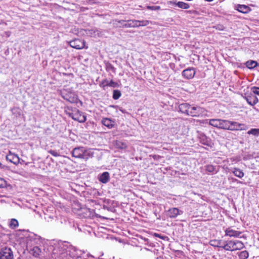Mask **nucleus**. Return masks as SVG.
I'll return each mask as SVG.
<instances>
[{"instance_id": "f257e3e1", "label": "nucleus", "mask_w": 259, "mask_h": 259, "mask_svg": "<svg viewBox=\"0 0 259 259\" xmlns=\"http://www.w3.org/2000/svg\"><path fill=\"white\" fill-rule=\"evenodd\" d=\"M69 258L70 259H93V255L90 254H85V252L74 247H68Z\"/></svg>"}, {"instance_id": "f03ea898", "label": "nucleus", "mask_w": 259, "mask_h": 259, "mask_svg": "<svg viewBox=\"0 0 259 259\" xmlns=\"http://www.w3.org/2000/svg\"><path fill=\"white\" fill-rule=\"evenodd\" d=\"M68 247L65 246H56L52 252L53 259H70L68 256Z\"/></svg>"}, {"instance_id": "7ed1b4c3", "label": "nucleus", "mask_w": 259, "mask_h": 259, "mask_svg": "<svg viewBox=\"0 0 259 259\" xmlns=\"http://www.w3.org/2000/svg\"><path fill=\"white\" fill-rule=\"evenodd\" d=\"M245 247L244 243L238 240H231L226 241L223 246V249L227 251H235L241 250Z\"/></svg>"}, {"instance_id": "20e7f679", "label": "nucleus", "mask_w": 259, "mask_h": 259, "mask_svg": "<svg viewBox=\"0 0 259 259\" xmlns=\"http://www.w3.org/2000/svg\"><path fill=\"white\" fill-rule=\"evenodd\" d=\"M206 110L199 106H190V111L188 115L193 117L202 116L206 114Z\"/></svg>"}, {"instance_id": "39448f33", "label": "nucleus", "mask_w": 259, "mask_h": 259, "mask_svg": "<svg viewBox=\"0 0 259 259\" xmlns=\"http://www.w3.org/2000/svg\"><path fill=\"white\" fill-rule=\"evenodd\" d=\"M0 259H14L13 252L10 247H4L0 250Z\"/></svg>"}, {"instance_id": "423d86ee", "label": "nucleus", "mask_w": 259, "mask_h": 259, "mask_svg": "<svg viewBox=\"0 0 259 259\" xmlns=\"http://www.w3.org/2000/svg\"><path fill=\"white\" fill-rule=\"evenodd\" d=\"M69 116L73 120L78 121L81 123L85 122L87 119L86 116L77 109L73 111L71 113H70Z\"/></svg>"}, {"instance_id": "0eeeda50", "label": "nucleus", "mask_w": 259, "mask_h": 259, "mask_svg": "<svg viewBox=\"0 0 259 259\" xmlns=\"http://www.w3.org/2000/svg\"><path fill=\"white\" fill-rule=\"evenodd\" d=\"M195 73L196 71L194 68L189 67L182 71V75L185 78L191 79L194 77Z\"/></svg>"}, {"instance_id": "6e6552de", "label": "nucleus", "mask_w": 259, "mask_h": 259, "mask_svg": "<svg viewBox=\"0 0 259 259\" xmlns=\"http://www.w3.org/2000/svg\"><path fill=\"white\" fill-rule=\"evenodd\" d=\"M70 47L76 49H82L85 48V41L79 39H75L69 42Z\"/></svg>"}, {"instance_id": "1a4fd4ad", "label": "nucleus", "mask_w": 259, "mask_h": 259, "mask_svg": "<svg viewBox=\"0 0 259 259\" xmlns=\"http://www.w3.org/2000/svg\"><path fill=\"white\" fill-rule=\"evenodd\" d=\"M225 236L230 237L241 238L240 235L242 234L241 231L233 230L232 228L229 227L225 230Z\"/></svg>"}, {"instance_id": "9d476101", "label": "nucleus", "mask_w": 259, "mask_h": 259, "mask_svg": "<svg viewBox=\"0 0 259 259\" xmlns=\"http://www.w3.org/2000/svg\"><path fill=\"white\" fill-rule=\"evenodd\" d=\"M6 159L15 165L18 164L20 160L18 155L12 153L10 151H9L8 154L6 156Z\"/></svg>"}, {"instance_id": "9b49d317", "label": "nucleus", "mask_w": 259, "mask_h": 259, "mask_svg": "<svg viewBox=\"0 0 259 259\" xmlns=\"http://www.w3.org/2000/svg\"><path fill=\"white\" fill-rule=\"evenodd\" d=\"M84 148L83 147H78L74 148L72 151V156L77 158H82Z\"/></svg>"}, {"instance_id": "f8f14e48", "label": "nucleus", "mask_w": 259, "mask_h": 259, "mask_svg": "<svg viewBox=\"0 0 259 259\" xmlns=\"http://www.w3.org/2000/svg\"><path fill=\"white\" fill-rule=\"evenodd\" d=\"M243 126H244V124H240L237 122L230 121L229 130H244L245 128L242 127Z\"/></svg>"}, {"instance_id": "ddd939ff", "label": "nucleus", "mask_w": 259, "mask_h": 259, "mask_svg": "<svg viewBox=\"0 0 259 259\" xmlns=\"http://www.w3.org/2000/svg\"><path fill=\"white\" fill-rule=\"evenodd\" d=\"M182 213L183 211L176 207L170 208L168 211V215L171 218H176L178 215L182 214Z\"/></svg>"}, {"instance_id": "4468645a", "label": "nucleus", "mask_w": 259, "mask_h": 259, "mask_svg": "<svg viewBox=\"0 0 259 259\" xmlns=\"http://www.w3.org/2000/svg\"><path fill=\"white\" fill-rule=\"evenodd\" d=\"M122 27L125 28H136L135 20H128L125 21L122 20L121 21Z\"/></svg>"}, {"instance_id": "2eb2a0df", "label": "nucleus", "mask_w": 259, "mask_h": 259, "mask_svg": "<svg viewBox=\"0 0 259 259\" xmlns=\"http://www.w3.org/2000/svg\"><path fill=\"white\" fill-rule=\"evenodd\" d=\"M236 10L242 13L246 14L251 11V9L247 6L244 5H237L236 6Z\"/></svg>"}, {"instance_id": "dca6fc26", "label": "nucleus", "mask_w": 259, "mask_h": 259, "mask_svg": "<svg viewBox=\"0 0 259 259\" xmlns=\"http://www.w3.org/2000/svg\"><path fill=\"white\" fill-rule=\"evenodd\" d=\"M245 99L251 106H253L257 104L258 102V98L255 96H248L244 97Z\"/></svg>"}, {"instance_id": "f3484780", "label": "nucleus", "mask_w": 259, "mask_h": 259, "mask_svg": "<svg viewBox=\"0 0 259 259\" xmlns=\"http://www.w3.org/2000/svg\"><path fill=\"white\" fill-rule=\"evenodd\" d=\"M64 99L70 103H77L78 100L77 96L76 95L72 93L66 95V96L64 97Z\"/></svg>"}, {"instance_id": "a211bd4d", "label": "nucleus", "mask_w": 259, "mask_h": 259, "mask_svg": "<svg viewBox=\"0 0 259 259\" xmlns=\"http://www.w3.org/2000/svg\"><path fill=\"white\" fill-rule=\"evenodd\" d=\"M190 105L187 103H183L179 106V110L183 113L188 115L190 111Z\"/></svg>"}, {"instance_id": "6ab92c4d", "label": "nucleus", "mask_w": 259, "mask_h": 259, "mask_svg": "<svg viewBox=\"0 0 259 259\" xmlns=\"http://www.w3.org/2000/svg\"><path fill=\"white\" fill-rule=\"evenodd\" d=\"M94 154V150L92 149H84L82 158L85 160H88L90 158L93 157Z\"/></svg>"}, {"instance_id": "aec40b11", "label": "nucleus", "mask_w": 259, "mask_h": 259, "mask_svg": "<svg viewBox=\"0 0 259 259\" xmlns=\"http://www.w3.org/2000/svg\"><path fill=\"white\" fill-rule=\"evenodd\" d=\"M99 180L101 183L106 184L109 180V174L107 171L104 172L99 177Z\"/></svg>"}, {"instance_id": "412c9836", "label": "nucleus", "mask_w": 259, "mask_h": 259, "mask_svg": "<svg viewBox=\"0 0 259 259\" xmlns=\"http://www.w3.org/2000/svg\"><path fill=\"white\" fill-rule=\"evenodd\" d=\"M102 123L108 128H112L114 125V121L107 118H103Z\"/></svg>"}, {"instance_id": "4be33fe9", "label": "nucleus", "mask_w": 259, "mask_h": 259, "mask_svg": "<svg viewBox=\"0 0 259 259\" xmlns=\"http://www.w3.org/2000/svg\"><path fill=\"white\" fill-rule=\"evenodd\" d=\"M30 253L36 257H39L41 250L38 246H34L30 250Z\"/></svg>"}, {"instance_id": "5701e85b", "label": "nucleus", "mask_w": 259, "mask_h": 259, "mask_svg": "<svg viewBox=\"0 0 259 259\" xmlns=\"http://www.w3.org/2000/svg\"><path fill=\"white\" fill-rule=\"evenodd\" d=\"M225 243H223L221 240H212L210 241V244L211 246L218 247H221L223 248V246Z\"/></svg>"}, {"instance_id": "b1692460", "label": "nucleus", "mask_w": 259, "mask_h": 259, "mask_svg": "<svg viewBox=\"0 0 259 259\" xmlns=\"http://www.w3.org/2000/svg\"><path fill=\"white\" fill-rule=\"evenodd\" d=\"M151 23L149 20H135L136 27H139L140 26H146Z\"/></svg>"}, {"instance_id": "393cba45", "label": "nucleus", "mask_w": 259, "mask_h": 259, "mask_svg": "<svg viewBox=\"0 0 259 259\" xmlns=\"http://www.w3.org/2000/svg\"><path fill=\"white\" fill-rule=\"evenodd\" d=\"M230 121L227 120H222L220 121V128L229 130V128Z\"/></svg>"}, {"instance_id": "a878e982", "label": "nucleus", "mask_w": 259, "mask_h": 259, "mask_svg": "<svg viewBox=\"0 0 259 259\" xmlns=\"http://www.w3.org/2000/svg\"><path fill=\"white\" fill-rule=\"evenodd\" d=\"M175 5L178 6L179 8L183 9H188L190 8V5L183 2H178L177 3H174Z\"/></svg>"}, {"instance_id": "bb28decb", "label": "nucleus", "mask_w": 259, "mask_h": 259, "mask_svg": "<svg viewBox=\"0 0 259 259\" xmlns=\"http://www.w3.org/2000/svg\"><path fill=\"white\" fill-rule=\"evenodd\" d=\"M220 121L221 119H211L209 120V124L211 126L219 128L220 126Z\"/></svg>"}, {"instance_id": "cd10ccee", "label": "nucleus", "mask_w": 259, "mask_h": 259, "mask_svg": "<svg viewBox=\"0 0 259 259\" xmlns=\"http://www.w3.org/2000/svg\"><path fill=\"white\" fill-rule=\"evenodd\" d=\"M232 172L235 176L239 178H242L244 176L243 172L241 169L237 168H234Z\"/></svg>"}, {"instance_id": "c85d7f7f", "label": "nucleus", "mask_w": 259, "mask_h": 259, "mask_svg": "<svg viewBox=\"0 0 259 259\" xmlns=\"http://www.w3.org/2000/svg\"><path fill=\"white\" fill-rule=\"evenodd\" d=\"M205 170L209 173H217L218 170L215 169V166L211 165L208 164L205 166Z\"/></svg>"}, {"instance_id": "c756f323", "label": "nucleus", "mask_w": 259, "mask_h": 259, "mask_svg": "<svg viewBox=\"0 0 259 259\" xmlns=\"http://www.w3.org/2000/svg\"><path fill=\"white\" fill-rule=\"evenodd\" d=\"M99 30H88L87 34L91 37H96L97 36H100Z\"/></svg>"}, {"instance_id": "7c9ffc66", "label": "nucleus", "mask_w": 259, "mask_h": 259, "mask_svg": "<svg viewBox=\"0 0 259 259\" xmlns=\"http://www.w3.org/2000/svg\"><path fill=\"white\" fill-rule=\"evenodd\" d=\"M19 226V223L18 221L16 219H12L11 220L10 222L9 223V227L12 229H14L18 227Z\"/></svg>"}, {"instance_id": "2f4dec72", "label": "nucleus", "mask_w": 259, "mask_h": 259, "mask_svg": "<svg viewBox=\"0 0 259 259\" xmlns=\"http://www.w3.org/2000/svg\"><path fill=\"white\" fill-rule=\"evenodd\" d=\"M246 67L249 69H252L257 65V63L253 60L248 61L246 63Z\"/></svg>"}, {"instance_id": "473e14b6", "label": "nucleus", "mask_w": 259, "mask_h": 259, "mask_svg": "<svg viewBox=\"0 0 259 259\" xmlns=\"http://www.w3.org/2000/svg\"><path fill=\"white\" fill-rule=\"evenodd\" d=\"M240 259H246L249 256L248 252L246 250L242 251L238 253Z\"/></svg>"}, {"instance_id": "72a5a7b5", "label": "nucleus", "mask_w": 259, "mask_h": 259, "mask_svg": "<svg viewBox=\"0 0 259 259\" xmlns=\"http://www.w3.org/2000/svg\"><path fill=\"white\" fill-rule=\"evenodd\" d=\"M247 134L252 135L254 136H259V128H251L250 130L247 132Z\"/></svg>"}, {"instance_id": "f704fd0d", "label": "nucleus", "mask_w": 259, "mask_h": 259, "mask_svg": "<svg viewBox=\"0 0 259 259\" xmlns=\"http://www.w3.org/2000/svg\"><path fill=\"white\" fill-rule=\"evenodd\" d=\"M116 146L118 148L125 149L127 148L126 143L122 141H117L116 142Z\"/></svg>"}, {"instance_id": "c9c22d12", "label": "nucleus", "mask_w": 259, "mask_h": 259, "mask_svg": "<svg viewBox=\"0 0 259 259\" xmlns=\"http://www.w3.org/2000/svg\"><path fill=\"white\" fill-rule=\"evenodd\" d=\"M106 69L107 71H112L113 73L116 72V68L111 63H108L106 64Z\"/></svg>"}, {"instance_id": "e433bc0d", "label": "nucleus", "mask_w": 259, "mask_h": 259, "mask_svg": "<svg viewBox=\"0 0 259 259\" xmlns=\"http://www.w3.org/2000/svg\"><path fill=\"white\" fill-rule=\"evenodd\" d=\"M121 95V92L119 90H114L113 93V98L114 100L118 99Z\"/></svg>"}, {"instance_id": "4c0bfd02", "label": "nucleus", "mask_w": 259, "mask_h": 259, "mask_svg": "<svg viewBox=\"0 0 259 259\" xmlns=\"http://www.w3.org/2000/svg\"><path fill=\"white\" fill-rule=\"evenodd\" d=\"M122 20H113L112 22L114 27H122L121 22Z\"/></svg>"}, {"instance_id": "58836bf2", "label": "nucleus", "mask_w": 259, "mask_h": 259, "mask_svg": "<svg viewBox=\"0 0 259 259\" xmlns=\"http://www.w3.org/2000/svg\"><path fill=\"white\" fill-rule=\"evenodd\" d=\"M109 81L107 79L103 80L100 83V86L104 90H105L106 87H108Z\"/></svg>"}, {"instance_id": "ea45409f", "label": "nucleus", "mask_w": 259, "mask_h": 259, "mask_svg": "<svg viewBox=\"0 0 259 259\" xmlns=\"http://www.w3.org/2000/svg\"><path fill=\"white\" fill-rule=\"evenodd\" d=\"M201 142L202 144L209 146V144L208 143V142L206 140V137L204 135L202 136V137L201 138Z\"/></svg>"}, {"instance_id": "a19ab883", "label": "nucleus", "mask_w": 259, "mask_h": 259, "mask_svg": "<svg viewBox=\"0 0 259 259\" xmlns=\"http://www.w3.org/2000/svg\"><path fill=\"white\" fill-rule=\"evenodd\" d=\"M147 9H149V10H154V11H156V10H159L160 9V6H147Z\"/></svg>"}, {"instance_id": "79ce46f5", "label": "nucleus", "mask_w": 259, "mask_h": 259, "mask_svg": "<svg viewBox=\"0 0 259 259\" xmlns=\"http://www.w3.org/2000/svg\"><path fill=\"white\" fill-rule=\"evenodd\" d=\"M251 90L254 94L259 96V88L253 87L251 88Z\"/></svg>"}, {"instance_id": "37998d69", "label": "nucleus", "mask_w": 259, "mask_h": 259, "mask_svg": "<svg viewBox=\"0 0 259 259\" xmlns=\"http://www.w3.org/2000/svg\"><path fill=\"white\" fill-rule=\"evenodd\" d=\"M48 152L55 157H59L60 156V154L56 150H50L48 151Z\"/></svg>"}, {"instance_id": "c03bdc74", "label": "nucleus", "mask_w": 259, "mask_h": 259, "mask_svg": "<svg viewBox=\"0 0 259 259\" xmlns=\"http://www.w3.org/2000/svg\"><path fill=\"white\" fill-rule=\"evenodd\" d=\"M117 85H118L117 83L113 81L112 80L109 81L108 87L115 88L117 86Z\"/></svg>"}, {"instance_id": "a18cd8bd", "label": "nucleus", "mask_w": 259, "mask_h": 259, "mask_svg": "<svg viewBox=\"0 0 259 259\" xmlns=\"http://www.w3.org/2000/svg\"><path fill=\"white\" fill-rule=\"evenodd\" d=\"M213 27L219 30H223L225 29L224 26L221 24L217 25L214 26Z\"/></svg>"}, {"instance_id": "49530a36", "label": "nucleus", "mask_w": 259, "mask_h": 259, "mask_svg": "<svg viewBox=\"0 0 259 259\" xmlns=\"http://www.w3.org/2000/svg\"><path fill=\"white\" fill-rule=\"evenodd\" d=\"M6 186V182L3 179H0V188H4Z\"/></svg>"}, {"instance_id": "de8ad7c7", "label": "nucleus", "mask_w": 259, "mask_h": 259, "mask_svg": "<svg viewBox=\"0 0 259 259\" xmlns=\"http://www.w3.org/2000/svg\"><path fill=\"white\" fill-rule=\"evenodd\" d=\"M5 34L7 37H9L11 34V32L10 31H6Z\"/></svg>"}, {"instance_id": "09e8293b", "label": "nucleus", "mask_w": 259, "mask_h": 259, "mask_svg": "<svg viewBox=\"0 0 259 259\" xmlns=\"http://www.w3.org/2000/svg\"><path fill=\"white\" fill-rule=\"evenodd\" d=\"M174 3H177V2H172V1H169L168 2V4H172V5H175Z\"/></svg>"}, {"instance_id": "8fccbe9b", "label": "nucleus", "mask_w": 259, "mask_h": 259, "mask_svg": "<svg viewBox=\"0 0 259 259\" xmlns=\"http://www.w3.org/2000/svg\"><path fill=\"white\" fill-rule=\"evenodd\" d=\"M155 236H157V237H158L161 238H163V237H161V236H160V235H159V234H155Z\"/></svg>"}, {"instance_id": "3c124183", "label": "nucleus", "mask_w": 259, "mask_h": 259, "mask_svg": "<svg viewBox=\"0 0 259 259\" xmlns=\"http://www.w3.org/2000/svg\"><path fill=\"white\" fill-rule=\"evenodd\" d=\"M206 1H207V2H211L213 0H205Z\"/></svg>"}]
</instances>
